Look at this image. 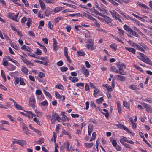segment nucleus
I'll list each match as a JSON object with an SVG mask.
<instances>
[{"label": "nucleus", "mask_w": 152, "mask_h": 152, "mask_svg": "<svg viewBox=\"0 0 152 152\" xmlns=\"http://www.w3.org/2000/svg\"><path fill=\"white\" fill-rule=\"evenodd\" d=\"M139 54L142 57V58H140L141 60L143 62L152 66V61L146 56L140 52L139 53Z\"/></svg>", "instance_id": "obj_1"}, {"label": "nucleus", "mask_w": 152, "mask_h": 152, "mask_svg": "<svg viewBox=\"0 0 152 152\" xmlns=\"http://www.w3.org/2000/svg\"><path fill=\"white\" fill-rule=\"evenodd\" d=\"M86 42L87 43L86 47L88 49L93 50L96 48V47L93 45L94 42L92 39L87 40Z\"/></svg>", "instance_id": "obj_2"}, {"label": "nucleus", "mask_w": 152, "mask_h": 152, "mask_svg": "<svg viewBox=\"0 0 152 152\" xmlns=\"http://www.w3.org/2000/svg\"><path fill=\"white\" fill-rule=\"evenodd\" d=\"M110 12L113 18H115L119 22L123 23L122 21L120 19L121 17L115 11L113 10L112 11H110Z\"/></svg>", "instance_id": "obj_3"}, {"label": "nucleus", "mask_w": 152, "mask_h": 152, "mask_svg": "<svg viewBox=\"0 0 152 152\" xmlns=\"http://www.w3.org/2000/svg\"><path fill=\"white\" fill-rule=\"evenodd\" d=\"M52 114V119L51 120V122L52 124L54 123L56 120H58L59 122V120H61V118L57 113L53 112Z\"/></svg>", "instance_id": "obj_4"}, {"label": "nucleus", "mask_w": 152, "mask_h": 152, "mask_svg": "<svg viewBox=\"0 0 152 152\" xmlns=\"http://www.w3.org/2000/svg\"><path fill=\"white\" fill-rule=\"evenodd\" d=\"M111 71L114 72L115 73L119 74L120 75H125L126 73L125 72H121L119 70H118L116 67L114 66H112L110 68Z\"/></svg>", "instance_id": "obj_5"}, {"label": "nucleus", "mask_w": 152, "mask_h": 152, "mask_svg": "<svg viewBox=\"0 0 152 152\" xmlns=\"http://www.w3.org/2000/svg\"><path fill=\"white\" fill-rule=\"evenodd\" d=\"M35 99L34 97L32 96L30 97L29 99V105L32 107L34 109L36 107L35 105Z\"/></svg>", "instance_id": "obj_6"}, {"label": "nucleus", "mask_w": 152, "mask_h": 152, "mask_svg": "<svg viewBox=\"0 0 152 152\" xmlns=\"http://www.w3.org/2000/svg\"><path fill=\"white\" fill-rule=\"evenodd\" d=\"M142 105L147 111L150 113H152V108L150 106L145 103H143Z\"/></svg>", "instance_id": "obj_7"}, {"label": "nucleus", "mask_w": 152, "mask_h": 152, "mask_svg": "<svg viewBox=\"0 0 152 152\" xmlns=\"http://www.w3.org/2000/svg\"><path fill=\"white\" fill-rule=\"evenodd\" d=\"M21 124L23 126V131L24 133L26 135H29L31 134V133L29 132L28 129L26 126L25 124L23 123H22Z\"/></svg>", "instance_id": "obj_8"}, {"label": "nucleus", "mask_w": 152, "mask_h": 152, "mask_svg": "<svg viewBox=\"0 0 152 152\" xmlns=\"http://www.w3.org/2000/svg\"><path fill=\"white\" fill-rule=\"evenodd\" d=\"M115 76L117 80L121 81H124L126 80V77L123 75H116Z\"/></svg>", "instance_id": "obj_9"}, {"label": "nucleus", "mask_w": 152, "mask_h": 152, "mask_svg": "<svg viewBox=\"0 0 152 152\" xmlns=\"http://www.w3.org/2000/svg\"><path fill=\"white\" fill-rule=\"evenodd\" d=\"M118 69V70H120L121 72H124L123 70V68H126V66L124 64L118 63V64H117Z\"/></svg>", "instance_id": "obj_10"}, {"label": "nucleus", "mask_w": 152, "mask_h": 152, "mask_svg": "<svg viewBox=\"0 0 152 152\" xmlns=\"http://www.w3.org/2000/svg\"><path fill=\"white\" fill-rule=\"evenodd\" d=\"M20 56L22 58V60L27 65H30L31 66H34V64L33 63L31 62V61H29L28 60H27L26 58H24L21 55Z\"/></svg>", "instance_id": "obj_11"}, {"label": "nucleus", "mask_w": 152, "mask_h": 152, "mask_svg": "<svg viewBox=\"0 0 152 152\" xmlns=\"http://www.w3.org/2000/svg\"><path fill=\"white\" fill-rule=\"evenodd\" d=\"M53 11V10L50 8H47L45 12V14L46 16H48L50 15L52 12Z\"/></svg>", "instance_id": "obj_12"}, {"label": "nucleus", "mask_w": 152, "mask_h": 152, "mask_svg": "<svg viewBox=\"0 0 152 152\" xmlns=\"http://www.w3.org/2000/svg\"><path fill=\"white\" fill-rule=\"evenodd\" d=\"M53 49L55 51H56L58 49V48L57 47V43L54 38H53Z\"/></svg>", "instance_id": "obj_13"}, {"label": "nucleus", "mask_w": 152, "mask_h": 152, "mask_svg": "<svg viewBox=\"0 0 152 152\" xmlns=\"http://www.w3.org/2000/svg\"><path fill=\"white\" fill-rule=\"evenodd\" d=\"M129 32L132 35H134L137 37H139V35L132 29L130 30Z\"/></svg>", "instance_id": "obj_14"}, {"label": "nucleus", "mask_w": 152, "mask_h": 152, "mask_svg": "<svg viewBox=\"0 0 152 152\" xmlns=\"http://www.w3.org/2000/svg\"><path fill=\"white\" fill-rule=\"evenodd\" d=\"M103 111H104L102 112V113L105 116V117L107 118L109 115V113L108 112V110L105 109H103L102 110Z\"/></svg>", "instance_id": "obj_15"}, {"label": "nucleus", "mask_w": 152, "mask_h": 152, "mask_svg": "<svg viewBox=\"0 0 152 152\" xmlns=\"http://www.w3.org/2000/svg\"><path fill=\"white\" fill-rule=\"evenodd\" d=\"M85 55V52L82 50H80L77 52V55L78 56H83Z\"/></svg>", "instance_id": "obj_16"}, {"label": "nucleus", "mask_w": 152, "mask_h": 152, "mask_svg": "<svg viewBox=\"0 0 152 152\" xmlns=\"http://www.w3.org/2000/svg\"><path fill=\"white\" fill-rule=\"evenodd\" d=\"M8 68L10 71L13 70L15 69L16 67L10 63H9Z\"/></svg>", "instance_id": "obj_17"}, {"label": "nucleus", "mask_w": 152, "mask_h": 152, "mask_svg": "<svg viewBox=\"0 0 152 152\" xmlns=\"http://www.w3.org/2000/svg\"><path fill=\"white\" fill-rule=\"evenodd\" d=\"M39 3L41 7L42 10H44L45 9V4L42 0H38Z\"/></svg>", "instance_id": "obj_18"}, {"label": "nucleus", "mask_w": 152, "mask_h": 152, "mask_svg": "<svg viewBox=\"0 0 152 152\" xmlns=\"http://www.w3.org/2000/svg\"><path fill=\"white\" fill-rule=\"evenodd\" d=\"M93 127L91 125H89L88 128V133L89 136H91V134L93 131Z\"/></svg>", "instance_id": "obj_19"}, {"label": "nucleus", "mask_w": 152, "mask_h": 152, "mask_svg": "<svg viewBox=\"0 0 152 152\" xmlns=\"http://www.w3.org/2000/svg\"><path fill=\"white\" fill-rule=\"evenodd\" d=\"M63 145L64 146H65V147L66 149V150L67 151H70V150L69 148V147L70 145V144L69 142H67L64 143L63 144Z\"/></svg>", "instance_id": "obj_20"}, {"label": "nucleus", "mask_w": 152, "mask_h": 152, "mask_svg": "<svg viewBox=\"0 0 152 152\" xmlns=\"http://www.w3.org/2000/svg\"><path fill=\"white\" fill-rule=\"evenodd\" d=\"M125 48L128 51L132 53L133 54H135L136 50L132 48L125 47Z\"/></svg>", "instance_id": "obj_21"}, {"label": "nucleus", "mask_w": 152, "mask_h": 152, "mask_svg": "<svg viewBox=\"0 0 152 152\" xmlns=\"http://www.w3.org/2000/svg\"><path fill=\"white\" fill-rule=\"evenodd\" d=\"M123 106L127 107L128 109H130V103L125 101H123Z\"/></svg>", "instance_id": "obj_22"}, {"label": "nucleus", "mask_w": 152, "mask_h": 152, "mask_svg": "<svg viewBox=\"0 0 152 152\" xmlns=\"http://www.w3.org/2000/svg\"><path fill=\"white\" fill-rule=\"evenodd\" d=\"M82 70L85 76L87 77L89 75V71L88 69L84 68L82 69Z\"/></svg>", "instance_id": "obj_23"}, {"label": "nucleus", "mask_w": 152, "mask_h": 152, "mask_svg": "<svg viewBox=\"0 0 152 152\" xmlns=\"http://www.w3.org/2000/svg\"><path fill=\"white\" fill-rule=\"evenodd\" d=\"M117 108H118V111L119 112V114H121V104L120 103V102H117Z\"/></svg>", "instance_id": "obj_24"}, {"label": "nucleus", "mask_w": 152, "mask_h": 152, "mask_svg": "<svg viewBox=\"0 0 152 152\" xmlns=\"http://www.w3.org/2000/svg\"><path fill=\"white\" fill-rule=\"evenodd\" d=\"M69 79L73 82H76L79 80L78 79L77 77H75L70 76L69 77Z\"/></svg>", "instance_id": "obj_25"}, {"label": "nucleus", "mask_w": 152, "mask_h": 152, "mask_svg": "<svg viewBox=\"0 0 152 152\" xmlns=\"http://www.w3.org/2000/svg\"><path fill=\"white\" fill-rule=\"evenodd\" d=\"M64 9V7H57L54 9V11L55 13H56L61 11Z\"/></svg>", "instance_id": "obj_26"}, {"label": "nucleus", "mask_w": 152, "mask_h": 152, "mask_svg": "<svg viewBox=\"0 0 152 152\" xmlns=\"http://www.w3.org/2000/svg\"><path fill=\"white\" fill-rule=\"evenodd\" d=\"M22 146H23L25 145L26 143V142L25 141L23 140H18V143Z\"/></svg>", "instance_id": "obj_27"}, {"label": "nucleus", "mask_w": 152, "mask_h": 152, "mask_svg": "<svg viewBox=\"0 0 152 152\" xmlns=\"http://www.w3.org/2000/svg\"><path fill=\"white\" fill-rule=\"evenodd\" d=\"M127 140L125 137L123 136L121 139H120V142L122 144L124 143V142H127Z\"/></svg>", "instance_id": "obj_28"}, {"label": "nucleus", "mask_w": 152, "mask_h": 152, "mask_svg": "<svg viewBox=\"0 0 152 152\" xmlns=\"http://www.w3.org/2000/svg\"><path fill=\"white\" fill-rule=\"evenodd\" d=\"M129 88L133 90L137 91L139 90V88L136 86L133 85H131L129 86Z\"/></svg>", "instance_id": "obj_29"}, {"label": "nucleus", "mask_w": 152, "mask_h": 152, "mask_svg": "<svg viewBox=\"0 0 152 152\" xmlns=\"http://www.w3.org/2000/svg\"><path fill=\"white\" fill-rule=\"evenodd\" d=\"M123 28L125 30L128 31V32H129L130 30L132 29L129 26L126 24H125Z\"/></svg>", "instance_id": "obj_30"}, {"label": "nucleus", "mask_w": 152, "mask_h": 152, "mask_svg": "<svg viewBox=\"0 0 152 152\" xmlns=\"http://www.w3.org/2000/svg\"><path fill=\"white\" fill-rule=\"evenodd\" d=\"M104 86L105 87L107 90L110 92H111L113 90L111 87L110 86H109L108 84H106L104 85Z\"/></svg>", "instance_id": "obj_31"}, {"label": "nucleus", "mask_w": 152, "mask_h": 152, "mask_svg": "<svg viewBox=\"0 0 152 152\" xmlns=\"http://www.w3.org/2000/svg\"><path fill=\"white\" fill-rule=\"evenodd\" d=\"M27 22L26 23V25L28 28H29L31 25V22H32V20L30 18H28V19Z\"/></svg>", "instance_id": "obj_32"}, {"label": "nucleus", "mask_w": 152, "mask_h": 152, "mask_svg": "<svg viewBox=\"0 0 152 152\" xmlns=\"http://www.w3.org/2000/svg\"><path fill=\"white\" fill-rule=\"evenodd\" d=\"M1 74L2 78L4 79V81L5 82L6 81V78L4 72L3 70H1Z\"/></svg>", "instance_id": "obj_33"}, {"label": "nucleus", "mask_w": 152, "mask_h": 152, "mask_svg": "<svg viewBox=\"0 0 152 152\" xmlns=\"http://www.w3.org/2000/svg\"><path fill=\"white\" fill-rule=\"evenodd\" d=\"M22 71L25 74H28V69L25 67H23L21 69Z\"/></svg>", "instance_id": "obj_34"}, {"label": "nucleus", "mask_w": 152, "mask_h": 152, "mask_svg": "<svg viewBox=\"0 0 152 152\" xmlns=\"http://www.w3.org/2000/svg\"><path fill=\"white\" fill-rule=\"evenodd\" d=\"M110 47L113 49L115 51H116L117 49V46L115 44H112L110 45Z\"/></svg>", "instance_id": "obj_35"}, {"label": "nucleus", "mask_w": 152, "mask_h": 152, "mask_svg": "<svg viewBox=\"0 0 152 152\" xmlns=\"http://www.w3.org/2000/svg\"><path fill=\"white\" fill-rule=\"evenodd\" d=\"M75 85L77 87H81L82 88L81 89H83L84 88V83H77Z\"/></svg>", "instance_id": "obj_36"}, {"label": "nucleus", "mask_w": 152, "mask_h": 152, "mask_svg": "<svg viewBox=\"0 0 152 152\" xmlns=\"http://www.w3.org/2000/svg\"><path fill=\"white\" fill-rule=\"evenodd\" d=\"M29 128L31 129L32 130H33V131L34 132H35L37 133H39V130H37V129H36L34 127H33L31 125V124H29Z\"/></svg>", "instance_id": "obj_37"}, {"label": "nucleus", "mask_w": 152, "mask_h": 152, "mask_svg": "<svg viewBox=\"0 0 152 152\" xmlns=\"http://www.w3.org/2000/svg\"><path fill=\"white\" fill-rule=\"evenodd\" d=\"M138 5L141 7H142L143 8H145V9H148V7L145 5L144 4H142L140 2H138Z\"/></svg>", "instance_id": "obj_38"}, {"label": "nucleus", "mask_w": 152, "mask_h": 152, "mask_svg": "<svg viewBox=\"0 0 152 152\" xmlns=\"http://www.w3.org/2000/svg\"><path fill=\"white\" fill-rule=\"evenodd\" d=\"M8 17L11 19L15 20L14 19V15L13 14L9 13L8 14Z\"/></svg>", "instance_id": "obj_39"}, {"label": "nucleus", "mask_w": 152, "mask_h": 152, "mask_svg": "<svg viewBox=\"0 0 152 152\" xmlns=\"http://www.w3.org/2000/svg\"><path fill=\"white\" fill-rule=\"evenodd\" d=\"M20 77H16L14 82L15 84L16 85L17 84H18L20 82Z\"/></svg>", "instance_id": "obj_40"}, {"label": "nucleus", "mask_w": 152, "mask_h": 152, "mask_svg": "<svg viewBox=\"0 0 152 152\" xmlns=\"http://www.w3.org/2000/svg\"><path fill=\"white\" fill-rule=\"evenodd\" d=\"M117 29L119 31V32L121 35L122 36H123L124 34V31L122 29L119 28V27H117Z\"/></svg>", "instance_id": "obj_41"}, {"label": "nucleus", "mask_w": 152, "mask_h": 152, "mask_svg": "<svg viewBox=\"0 0 152 152\" xmlns=\"http://www.w3.org/2000/svg\"><path fill=\"white\" fill-rule=\"evenodd\" d=\"M121 129H123L125 130V131H126L127 132L131 134H132L131 132L130 131L129 129L124 125H123Z\"/></svg>", "instance_id": "obj_42"}, {"label": "nucleus", "mask_w": 152, "mask_h": 152, "mask_svg": "<svg viewBox=\"0 0 152 152\" xmlns=\"http://www.w3.org/2000/svg\"><path fill=\"white\" fill-rule=\"evenodd\" d=\"M44 93L46 96H48L50 99H51L52 98L51 96L50 93L45 90H44Z\"/></svg>", "instance_id": "obj_43"}, {"label": "nucleus", "mask_w": 152, "mask_h": 152, "mask_svg": "<svg viewBox=\"0 0 152 152\" xmlns=\"http://www.w3.org/2000/svg\"><path fill=\"white\" fill-rule=\"evenodd\" d=\"M85 145L88 148H90L93 146V142L90 143H86Z\"/></svg>", "instance_id": "obj_44"}, {"label": "nucleus", "mask_w": 152, "mask_h": 152, "mask_svg": "<svg viewBox=\"0 0 152 152\" xmlns=\"http://www.w3.org/2000/svg\"><path fill=\"white\" fill-rule=\"evenodd\" d=\"M33 120L35 122L37 123L38 125H41V124L39 120L37 118L35 117L33 118Z\"/></svg>", "instance_id": "obj_45"}, {"label": "nucleus", "mask_w": 152, "mask_h": 152, "mask_svg": "<svg viewBox=\"0 0 152 152\" xmlns=\"http://www.w3.org/2000/svg\"><path fill=\"white\" fill-rule=\"evenodd\" d=\"M44 142V139L43 138H40L39 140L37 141V142L38 144H41L43 143Z\"/></svg>", "instance_id": "obj_46"}, {"label": "nucleus", "mask_w": 152, "mask_h": 152, "mask_svg": "<svg viewBox=\"0 0 152 152\" xmlns=\"http://www.w3.org/2000/svg\"><path fill=\"white\" fill-rule=\"evenodd\" d=\"M38 16L40 18H42L43 17V15H42V11H39L38 13Z\"/></svg>", "instance_id": "obj_47"}, {"label": "nucleus", "mask_w": 152, "mask_h": 152, "mask_svg": "<svg viewBox=\"0 0 152 152\" xmlns=\"http://www.w3.org/2000/svg\"><path fill=\"white\" fill-rule=\"evenodd\" d=\"M85 37L87 38H89L90 37V34L88 31H86L85 33Z\"/></svg>", "instance_id": "obj_48"}, {"label": "nucleus", "mask_w": 152, "mask_h": 152, "mask_svg": "<svg viewBox=\"0 0 152 152\" xmlns=\"http://www.w3.org/2000/svg\"><path fill=\"white\" fill-rule=\"evenodd\" d=\"M55 96L56 98L58 99H61L62 98V96H61L60 94L57 91L55 92Z\"/></svg>", "instance_id": "obj_49"}, {"label": "nucleus", "mask_w": 152, "mask_h": 152, "mask_svg": "<svg viewBox=\"0 0 152 152\" xmlns=\"http://www.w3.org/2000/svg\"><path fill=\"white\" fill-rule=\"evenodd\" d=\"M68 49L66 47H64V56H66L68 55Z\"/></svg>", "instance_id": "obj_50"}, {"label": "nucleus", "mask_w": 152, "mask_h": 152, "mask_svg": "<svg viewBox=\"0 0 152 152\" xmlns=\"http://www.w3.org/2000/svg\"><path fill=\"white\" fill-rule=\"evenodd\" d=\"M28 20L27 18L26 17H24L21 20V22L22 23L25 24V22Z\"/></svg>", "instance_id": "obj_51"}, {"label": "nucleus", "mask_w": 152, "mask_h": 152, "mask_svg": "<svg viewBox=\"0 0 152 152\" xmlns=\"http://www.w3.org/2000/svg\"><path fill=\"white\" fill-rule=\"evenodd\" d=\"M103 100V97H101L100 98L97 99L96 100V102L97 103L99 104L101 103Z\"/></svg>", "instance_id": "obj_52"}, {"label": "nucleus", "mask_w": 152, "mask_h": 152, "mask_svg": "<svg viewBox=\"0 0 152 152\" xmlns=\"http://www.w3.org/2000/svg\"><path fill=\"white\" fill-rule=\"evenodd\" d=\"M20 85H21L22 86L25 85L26 84L24 82L23 79L21 77H20Z\"/></svg>", "instance_id": "obj_53"}, {"label": "nucleus", "mask_w": 152, "mask_h": 152, "mask_svg": "<svg viewBox=\"0 0 152 152\" xmlns=\"http://www.w3.org/2000/svg\"><path fill=\"white\" fill-rule=\"evenodd\" d=\"M28 33L29 35L32 37H34L35 36V34L34 32L32 31H29L28 32Z\"/></svg>", "instance_id": "obj_54"}, {"label": "nucleus", "mask_w": 152, "mask_h": 152, "mask_svg": "<svg viewBox=\"0 0 152 152\" xmlns=\"http://www.w3.org/2000/svg\"><path fill=\"white\" fill-rule=\"evenodd\" d=\"M136 48H137V49L139 50H140L142 52H144V50L139 45H137Z\"/></svg>", "instance_id": "obj_55"}, {"label": "nucleus", "mask_w": 152, "mask_h": 152, "mask_svg": "<svg viewBox=\"0 0 152 152\" xmlns=\"http://www.w3.org/2000/svg\"><path fill=\"white\" fill-rule=\"evenodd\" d=\"M55 87L61 90H63V86L61 84H59L55 86Z\"/></svg>", "instance_id": "obj_56"}, {"label": "nucleus", "mask_w": 152, "mask_h": 152, "mask_svg": "<svg viewBox=\"0 0 152 152\" xmlns=\"http://www.w3.org/2000/svg\"><path fill=\"white\" fill-rule=\"evenodd\" d=\"M15 106L16 107V108L17 109H18V110H22V107H21V106L18 104H16L15 105Z\"/></svg>", "instance_id": "obj_57"}, {"label": "nucleus", "mask_w": 152, "mask_h": 152, "mask_svg": "<svg viewBox=\"0 0 152 152\" xmlns=\"http://www.w3.org/2000/svg\"><path fill=\"white\" fill-rule=\"evenodd\" d=\"M62 119V121H69L68 118L65 115L62 116V119Z\"/></svg>", "instance_id": "obj_58"}, {"label": "nucleus", "mask_w": 152, "mask_h": 152, "mask_svg": "<svg viewBox=\"0 0 152 152\" xmlns=\"http://www.w3.org/2000/svg\"><path fill=\"white\" fill-rule=\"evenodd\" d=\"M41 104L43 106L48 105V103L47 100H45L41 103Z\"/></svg>", "instance_id": "obj_59"}, {"label": "nucleus", "mask_w": 152, "mask_h": 152, "mask_svg": "<svg viewBox=\"0 0 152 152\" xmlns=\"http://www.w3.org/2000/svg\"><path fill=\"white\" fill-rule=\"evenodd\" d=\"M22 1L24 3L25 6L26 7H29V4L26 0H22Z\"/></svg>", "instance_id": "obj_60"}, {"label": "nucleus", "mask_w": 152, "mask_h": 152, "mask_svg": "<svg viewBox=\"0 0 152 152\" xmlns=\"http://www.w3.org/2000/svg\"><path fill=\"white\" fill-rule=\"evenodd\" d=\"M62 72H64L66 71L68 69V68L66 67H62L60 68Z\"/></svg>", "instance_id": "obj_61"}, {"label": "nucleus", "mask_w": 152, "mask_h": 152, "mask_svg": "<svg viewBox=\"0 0 152 152\" xmlns=\"http://www.w3.org/2000/svg\"><path fill=\"white\" fill-rule=\"evenodd\" d=\"M61 19V18L60 17H58L54 19V23H58L59 21V20H60Z\"/></svg>", "instance_id": "obj_62"}, {"label": "nucleus", "mask_w": 152, "mask_h": 152, "mask_svg": "<svg viewBox=\"0 0 152 152\" xmlns=\"http://www.w3.org/2000/svg\"><path fill=\"white\" fill-rule=\"evenodd\" d=\"M94 89L95 90L94 91V95L95 96V95L97 94L99 91V90L96 88Z\"/></svg>", "instance_id": "obj_63"}, {"label": "nucleus", "mask_w": 152, "mask_h": 152, "mask_svg": "<svg viewBox=\"0 0 152 152\" xmlns=\"http://www.w3.org/2000/svg\"><path fill=\"white\" fill-rule=\"evenodd\" d=\"M36 53L38 55H40L42 53V52L40 50L39 48L37 49Z\"/></svg>", "instance_id": "obj_64"}]
</instances>
